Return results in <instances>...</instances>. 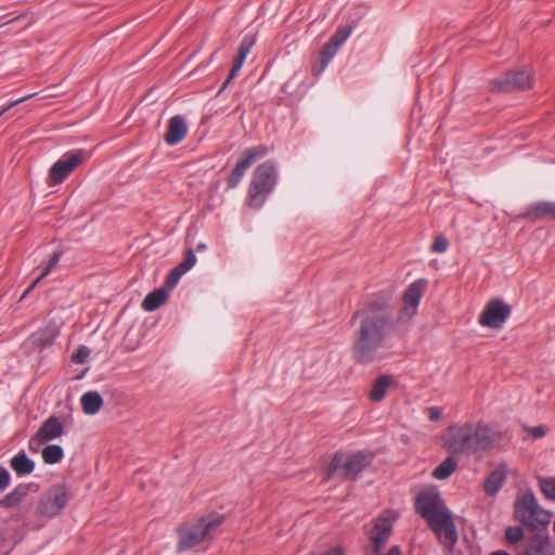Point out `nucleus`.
I'll return each instance as SVG.
<instances>
[{
    "label": "nucleus",
    "mask_w": 555,
    "mask_h": 555,
    "mask_svg": "<svg viewBox=\"0 0 555 555\" xmlns=\"http://www.w3.org/2000/svg\"><path fill=\"white\" fill-rule=\"evenodd\" d=\"M278 182V171L270 162L260 164L253 173L248 189V205L258 208L263 205L268 195Z\"/></svg>",
    "instance_id": "0eeeda50"
},
{
    "label": "nucleus",
    "mask_w": 555,
    "mask_h": 555,
    "mask_svg": "<svg viewBox=\"0 0 555 555\" xmlns=\"http://www.w3.org/2000/svg\"><path fill=\"white\" fill-rule=\"evenodd\" d=\"M351 30L352 29L350 26L339 27L331 38V43L339 48L348 39V37L351 34Z\"/></svg>",
    "instance_id": "2f4dec72"
},
{
    "label": "nucleus",
    "mask_w": 555,
    "mask_h": 555,
    "mask_svg": "<svg viewBox=\"0 0 555 555\" xmlns=\"http://www.w3.org/2000/svg\"><path fill=\"white\" fill-rule=\"evenodd\" d=\"M268 153V149L263 145L255 146L246 150L243 153L242 158L237 162L231 175L228 178V186L235 188L242 178L244 177L247 169L260 157Z\"/></svg>",
    "instance_id": "ddd939ff"
},
{
    "label": "nucleus",
    "mask_w": 555,
    "mask_h": 555,
    "mask_svg": "<svg viewBox=\"0 0 555 555\" xmlns=\"http://www.w3.org/2000/svg\"><path fill=\"white\" fill-rule=\"evenodd\" d=\"M51 272L50 268H44L41 274L30 284V286L24 292L21 299L25 298L36 286L37 284L46 278Z\"/></svg>",
    "instance_id": "e433bc0d"
},
{
    "label": "nucleus",
    "mask_w": 555,
    "mask_h": 555,
    "mask_svg": "<svg viewBox=\"0 0 555 555\" xmlns=\"http://www.w3.org/2000/svg\"><path fill=\"white\" fill-rule=\"evenodd\" d=\"M224 516L209 513L182 524L177 529V552L183 553L197 547L206 548L218 534Z\"/></svg>",
    "instance_id": "20e7f679"
},
{
    "label": "nucleus",
    "mask_w": 555,
    "mask_h": 555,
    "mask_svg": "<svg viewBox=\"0 0 555 555\" xmlns=\"http://www.w3.org/2000/svg\"><path fill=\"white\" fill-rule=\"evenodd\" d=\"M456 461L452 456L443 460L433 472V477L439 480L447 479L456 468Z\"/></svg>",
    "instance_id": "bb28decb"
},
{
    "label": "nucleus",
    "mask_w": 555,
    "mask_h": 555,
    "mask_svg": "<svg viewBox=\"0 0 555 555\" xmlns=\"http://www.w3.org/2000/svg\"><path fill=\"white\" fill-rule=\"evenodd\" d=\"M186 133L188 126L184 118L180 115H176L169 119L165 141L169 145H176L184 139Z\"/></svg>",
    "instance_id": "6ab92c4d"
},
{
    "label": "nucleus",
    "mask_w": 555,
    "mask_h": 555,
    "mask_svg": "<svg viewBox=\"0 0 555 555\" xmlns=\"http://www.w3.org/2000/svg\"><path fill=\"white\" fill-rule=\"evenodd\" d=\"M509 313L511 308L508 305L499 299H493L486 306L479 318V323L491 328H500Z\"/></svg>",
    "instance_id": "2eb2a0df"
},
{
    "label": "nucleus",
    "mask_w": 555,
    "mask_h": 555,
    "mask_svg": "<svg viewBox=\"0 0 555 555\" xmlns=\"http://www.w3.org/2000/svg\"><path fill=\"white\" fill-rule=\"evenodd\" d=\"M514 517L530 530H542L550 525L552 514L541 507L531 491H526L517 494L515 499Z\"/></svg>",
    "instance_id": "39448f33"
},
{
    "label": "nucleus",
    "mask_w": 555,
    "mask_h": 555,
    "mask_svg": "<svg viewBox=\"0 0 555 555\" xmlns=\"http://www.w3.org/2000/svg\"><path fill=\"white\" fill-rule=\"evenodd\" d=\"M448 247H449L448 238L442 235H438L431 245V250L434 253H444L448 249Z\"/></svg>",
    "instance_id": "f704fd0d"
},
{
    "label": "nucleus",
    "mask_w": 555,
    "mask_h": 555,
    "mask_svg": "<svg viewBox=\"0 0 555 555\" xmlns=\"http://www.w3.org/2000/svg\"><path fill=\"white\" fill-rule=\"evenodd\" d=\"M415 509L426 519L438 540L452 551L457 542V531L453 515L438 491L430 489L420 492L415 500Z\"/></svg>",
    "instance_id": "7ed1b4c3"
},
{
    "label": "nucleus",
    "mask_w": 555,
    "mask_h": 555,
    "mask_svg": "<svg viewBox=\"0 0 555 555\" xmlns=\"http://www.w3.org/2000/svg\"><path fill=\"white\" fill-rule=\"evenodd\" d=\"M59 334L57 325L53 322L48 323L43 328L35 332L31 335L33 344L39 347H46L53 344Z\"/></svg>",
    "instance_id": "4be33fe9"
},
{
    "label": "nucleus",
    "mask_w": 555,
    "mask_h": 555,
    "mask_svg": "<svg viewBox=\"0 0 555 555\" xmlns=\"http://www.w3.org/2000/svg\"><path fill=\"white\" fill-rule=\"evenodd\" d=\"M339 48H337L336 46L332 44L331 41H328L323 50H322V53H321V62H322V65L319 69V73H321L322 70H324V68L327 66L330 60L336 54L337 50Z\"/></svg>",
    "instance_id": "7c9ffc66"
},
{
    "label": "nucleus",
    "mask_w": 555,
    "mask_h": 555,
    "mask_svg": "<svg viewBox=\"0 0 555 555\" xmlns=\"http://www.w3.org/2000/svg\"><path fill=\"white\" fill-rule=\"evenodd\" d=\"M60 258H61V251H54L51 256V259L49 260V262L47 264V268H50V270L52 271L53 268L59 263Z\"/></svg>",
    "instance_id": "a19ab883"
},
{
    "label": "nucleus",
    "mask_w": 555,
    "mask_h": 555,
    "mask_svg": "<svg viewBox=\"0 0 555 555\" xmlns=\"http://www.w3.org/2000/svg\"><path fill=\"white\" fill-rule=\"evenodd\" d=\"M393 379L391 376L382 375L372 385V389L369 392V398L373 402L382 401L391 386Z\"/></svg>",
    "instance_id": "5701e85b"
},
{
    "label": "nucleus",
    "mask_w": 555,
    "mask_h": 555,
    "mask_svg": "<svg viewBox=\"0 0 555 555\" xmlns=\"http://www.w3.org/2000/svg\"><path fill=\"white\" fill-rule=\"evenodd\" d=\"M83 151L67 153L63 158L52 165L49 171L48 184L56 185L62 183L79 165L85 160Z\"/></svg>",
    "instance_id": "9b49d317"
},
{
    "label": "nucleus",
    "mask_w": 555,
    "mask_h": 555,
    "mask_svg": "<svg viewBox=\"0 0 555 555\" xmlns=\"http://www.w3.org/2000/svg\"><path fill=\"white\" fill-rule=\"evenodd\" d=\"M90 354V350L86 346H80L77 351L72 356V361L77 364H81L87 361Z\"/></svg>",
    "instance_id": "72a5a7b5"
},
{
    "label": "nucleus",
    "mask_w": 555,
    "mask_h": 555,
    "mask_svg": "<svg viewBox=\"0 0 555 555\" xmlns=\"http://www.w3.org/2000/svg\"><path fill=\"white\" fill-rule=\"evenodd\" d=\"M505 538L508 543L516 544L524 538V530L520 527H508L505 530Z\"/></svg>",
    "instance_id": "473e14b6"
},
{
    "label": "nucleus",
    "mask_w": 555,
    "mask_h": 555,
    "mask_svg": "<svg viewBox=\"0 0 555 555\" xmlns=\"http://www.w3.org/2000/svg\"><path fill=\"white\" fill-rule=\"evenodd\" d=\"M442 440L452 453L480 455L499 444L501 434L483 421H468L449 426Z\"/></svg>",
    "instance_id": "f03ea898"
},
{
    "label": "nucleus",
    "mask_w": 555,
    "mask_h": 555,
    "mask_svg": "<svg viewBox=\"0 0 555 555\" xmlns=\"http://www.w3.org/2000/svg\"><path fill=\"white\" fill-rule=\"evenodd\" d=\"M490 555H509V554L504 551H496V552L491 553Z\"/></svg>",
    "instance_id": "37998d69"
},
{
    "label": "nucleus",
    "mask_w": 555,
    "mask_h": 555,
    "mask_svg": "<svg viewBox=\"0 0 555 555\" xmlns=\"http://www.w3.org/2000/svg\"><path fill=\"white\" fill-rule=\"evenodd\" d=\"M326 555H344V554H343L341 550H339V548H332L326 553Z\"/></svg>",
    "instance_id": "79ce46f5"
},
{
    "label": "nucleus",
    "mask_w": 555,
    "mask_h": 555,
    "mask_svg": "<svg viewBox=\"0 0 555 555\" xmlns=\"http://www.w3.org/2000/svg\"><path fill=\"white\" fill-rule=\"evenodd\" d=\"M33 95H34V94H28V95H26V96H24V98H21V99L16 100V101H13V102L9 103L7 106L2 107V109L0 111V117H1L3 114H5L9 109H11L12 107H14V106H16L17 104L23 103L24 101H26V100H28V99L33 98Z\"/></svg>",
    "instance_id": "58836bf2"
},
{
    "label": "nucleus",
    "mask_w": 555,
    "mask_h": 555,
    "mask_svg": "<svg viewBox=\"0 0 555 555\" xmlns=\"http://www.w3.org/2000/svg\"><path fill=\"white\" fill-rule=\"evenodd\" d=\"M397 518V512L387 509L374 519L373 527L367 532L370 544L365 555H401V550L398 545L391 546L386 553L384 552Z\"/></svg>",
    "instance_id": "423d86ee"
},
{
    "label": "nucleus",
    "mask_w": 555,
    "mask_h": 555,
    "mask_svg": "<svg viewBox=\"0 0 555 555\" xmlns=\"http://www.w3.org/2000/svg\"><path fill=\"white\" fill-rule=\"evenodd\" d=\"M524 555H555V545L547 534H534L526 542Z\"/></svg>",
    "instance_id": "dca6fc26"
},
{
    "label": "nucleus",
    "mask_w": 555,
    "mask_h": 555,
    "mask_svg": "<svg viewBox=\"0 0 555 555\" xmlns=\"http://www.w3.org/2000/svg\"><path fill=\"white\" fill-rule=\"evenodd\" d=\"M26 488L17 487L12 492L8 493L1 501L0 506L12 507L18 504L26 495Z\"/></svg>",
    "instance_id": "c85d7f7f"
},
{
    "label": "nucleus",
    "mask_w": 555,
    "mask_h": 555,
    "mask_svg": "<svg viewBox=\"0 0 555 555\" xmlns=\"http://www.w3.org/2000/svg\"><path fill=\"white\" fill-rule=\"evenodd\" d=\"M427 412H428L429 420L433 422L440 420V417L442 415V410L440 408H436V406L428 408Z\"/></svg>",
    "instance_id": "ea45409f"
},
{
    "label": "nucleus",
    "mask_w": 555,
    "mask_h": 555,
    "mask_svg": "<svg viewBox=\"0 0 555 555\" xmlns=\"http://www.w3.org/2000/svg\"><path fill=\"white\" fill-rule=\"evenodd\" d=\"M371 460L372 456L362 451L336 454L330 464L325 479H353L371 463Z\"/></svg>",
    "instance_id": "6e6552de"
},
{
    "label": "nucleus",
    "mask_w": 555,
    "mask_h": 555,
    "mask_svg": "<svg viewBox=\"0 0 555 555\" xmlns=\"http://www.w3.org/2000/svg\"><path fill=\"white\" fill-rule=\"evenodd\" d=\"M41 456L46 464H56L60 463L64 456L63 449L57 444H47L41 450Z\"/></svg>",
    "instance_id": "cd10ccee"
},
{
    "label": "nucleus",
    "mask_w": 555,
    "mask_h": 555,
    "mask_svg": "<svg viewBox=\"0 0 555 555\" xmlns=\"http://www.w3.org/2000/svg\"><path fill=\"white\" fill-rule=\"evenodd\" d=\"M80 402L82 411L86 414L92 415L100 411L103 404V399L98 391H88L82 395Z\"/></svg>",
    "instance_id": "a878e982"
},
{
    "label": "nucleus",
    "mask_w": 555,
    "mask_h": 555,
    "mask_svg": "<svg viewBox=\"0 0 555 555\" xmlns=\"http://www.w3.org/2000/svg\"><path fill=\"white\" fill-rule=\"evenodd\" d=\"M356 325L351 340L352 359L360 364H369L379 359V350L395 328L391 306L382 298L365 302L352 314Z\"/></svg>",
    "instance_id": "f257e3e1"
},
{
    "label": "nucleus",
    "mask_w": 555,
    "mask_h": 555,
    "mask_svg": "<svg viewBox=\"0 0 555 555\" xmlns=\"http://www.w3.org/2000/svg\"><path fill=\"white\" fill-rule=\"evenodd\" d=\"M524 429L526 431H528L529 434H531V436L534 438V439H539V438H542L546 435L547 433V427L546 426H543V425H539V426H534V427H529V426H525Z\"/></svg>",
    "instance_id": "c9c22d12"
},
{
    "label": "nucleus",
    "mask_w": 555,
    "mask_h": 555,
    "mask_svg": "<svg viewBox=\"0 0 555 555\" xmlns=\"http://www.w3.org/2000/svg\"><path fill=\"white\" fill-rule=\"evenodd\" d=\"M254 43H255V39L253 36L248 35V36L244 37V39L242 40V42L238 47V52H237L236 57L234 59L233 66L230 70L229 77L223 82L220 91L224 90L228 87V85L231 82V80H233L237 76V74H238L240 69L242 68L247 55L249 54Z\"/></svg>",
    "instance_id": "f3484780"
},
{
    "label": "nucleus",
    "mask_w": 555,
    "mask_h": 555,
    "mask_svg": "<svg viewBox=\"0 0 555 555\" xmlns=\"http://www.w3.org/2000/svg\"><path fill=\"white\" fill-rule=\"evenodd\" d=\"M196 260L197 258L193 249H188L184 259L169 272L165 282L166 287L172 289L178 284L181 276L194 267Z\"/></svg>",
    "instance_id": "a211bd4d"
},
{
    "label": "nucleus",
    "mask_w": 555,
    "mask_h": 555,
    "mask_svg": "<svg viewBox=\"0 0 555 555\" xmlns=\"http://www.w3.org/2000/svg\"><path fill=\"white\" fill-rule=\"evenodd\" d=\"M10 474L9 472L0 466V492H2L10 483Z\"/></svg>",
    "instance_id": "4c0bfd02"
},
{
    "label": "nucleus",
    "mask_w": 555,
    "mask_h": 555,
    "mask_svg": "<svg viewBox=\"0 0 555 555\" xmlns=\"http://www.w3.org/2000/svg\"><path fill=\"white\" fill-rule=\"evenodd\" d=\"M506 476L507 465L505 463H501L486 479L483 483L485 492L488 495H495L504 485Z\"/></svg>",
    "instance_id": "412c9836"
},
{
    "label": "nucleus",
    "mask_w": 555,
    "mask_h": 555,
    "mask_svg": "<svg viewBox=\"0 0 555 555\" xmlns=\"http://www.w3.org/2000/svg\"><path fill=\"white\" fill-rule=\"evenodd\" d=\"M70 493L65 485H55L46 491L39 502L38 511L47 517H54L67 505Z\"/></svg>",
    "instance_id": "1a4fd4ad"
},
{
    "label": "nucleus",
    "mask_w": 555,
    "mask_h": 555,
    "mask_svg": "<svg viewBox=\"0 0 555 555\" xmlns=\"http://www.w3.org/2000/svg\"><path fill=\"white\" fill-rule=\"evenodd\" d=\"M524 218L530 221L538 220H555V203L554 202H538L531 205L524 215Z\"/></svg>",
    "instance_id": "aec40b11"
},
{
    "label": "nucleus",
    "mask_w": 555,
    "mask_h": 555,
    "mask_svg": "<svg viewBox=\"0 0 555 555\" xmlns=\"http://www.w3.org/2000/svg\"><path fill=\"white\" fill-rule=\"evenodd\" d=\"M11 467L17 475L24 476L34 472L35 463L26 455L24 451H21L12 457Z\"/></svg>",
    "instance_id": "b1692460"
},
{
    "label": "nucleus",
    "mask_w": 555,
    "mask_h": 555,
    "mask_svg": "<svg viewBox=\"0 0 555 555\" xmlns=\"http://www.w3.org/2000/svg\"><path fill=\"white\" fill-rule=\"evenodd\" d=\"M168 294L164 288H157L150 294L142 301V308L145 311H154L167 301Z\"/></svg>",
    "instance_id": "393cba45"
},
{
    "label": "nucleus",
    "mask_w": 555,
    "mask_h": 555,
    "mask_svg": "<svg viewBox=\"0 0 555 555\" xmlns=\"http://www.w3.org/2000/svg\"><path fill=\"white\" fill-rule=\"evenodd\" d=\"M427 286V281L420 279L409 285L403 294V304L399 311L397 321L408 323L416 314L420 300L423 297Z\"/></svg>",
    "instance_id": "9d476101"
},
{
    "label": "nucleus",
    "mask_w": 555,
    "mask_h": 555,
    "mask_svg": "<svg viewBox=\"0 0 555 555\" xmlns=\"http://www.w3.org/2000/svg\"><path fill=\"white\" fill-rule=\"evenodd\" d=\"M196 249L197 250H204L206 249V245L204 243H199L197 246H196Z\"/></svg>",
    "instance_id": "c03bdc74"
},
{
    "label": "nucleus",
    "mask_w": 555,
    "mask_h": 555,
    "mask_svg": "<svg viewBox=\"0 0 555 555\" xmlns=\"http://www.w3.org/2000/svg\"><path fill=\"white\" fill-rule=\"evenodd\" d=\"M532 77L528 69L509 72L501 78L493 80V89L498 91L525 90L531 87Z\"/></svg>",
    "instance_id": "4468645a"
},
{
    "label": "nucleus",
    "mask_w": 555,
    "mask_h": 555,
    "mask_svg": "<svg viewBox=\"0 0 555 555\" xmlns=\"http://www.w3.org/2000/svg\"><path fill=\"white\" fill-rule=\"evenodd\" d=\"M64 427L56 416L46 420L38 431L29 439L28 448L31 452L38 453L42 446L63 435Z\"/></svg>",
    "instance_id": "f8f14e48"
},
{
    "label": "nucleus",
    "mask_w": 555,
    "mask_h": 555,
    "mask_svg": "<svg viewBox=\"0 0 555 555\" xmlns=\"http://www.w3.org/2000/svg\"><path fill=\"white\" fill-rule=\"evenodd\" d=\"M539 486L542 493L555 501V477H543L539 479Z\"/></svg>",
    "instance_id": "c756f323"
}]
</instances>
